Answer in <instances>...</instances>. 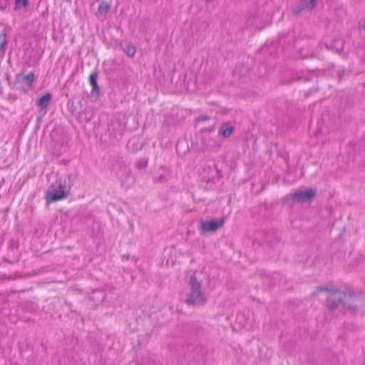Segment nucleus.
I'll list each match as a JSON object with an SVG mask.
<instances>
[{
  "label": "nucleus",
  "mask_w": 365,
  "mask_h": 365,
  "mask_svg": "<svg viewBox=\"0 0 365 365\" xmlns=\"http://www.w3.org/2000/svg\"><path fill=\"white\" fill-rule=\"evenodd\" d=\"M189 284L191 290L187 294L185 303L188 305H203L207 299L202 292V284L197 281L195 275H191Z\"/></svg>",
  "instance_id": "obj_1"
},
{
  "label": "nucleus",
  "mask_w": 365,
  "mask_h": 365,
  "mask_svg": "<svg viewBox=\"0 0 365 365\" xmlns=\"http://www.w3.org/2000/svg\"><path fill=\"white\" fill-rule=\"evenodd\" d=\"M111 170L125 186L129 187L133 183V176L131 175L130 169L126 166L123 157H118L114 159Z\"/></svg>",
  "instance_id": "obj_2"
},
{
  "label": "nucleus",
  "mask_w": 365,
  "mask_h": 365,
  "mask_svg": "<svg viewBox=\"0 0 365 365\" xmlns=\"http://www.w3.org/2000/svg\"><path fill=\"white\" fill-rule=\"evenodd\" d=\"M344 307L356 312L365 309V297L353 291L344 292Z\"/></svg>",
  "instance_id": "obj_3"
},
{
  "label": "nucleus",
  "mask_w": 365,
  "mask_h": 365,
  "mask_svg": "<svg viewBox=\"0 0 365 365\" xmlns=\"http://www.w3.org/2000/svg\"><path fill=\"white\" fill-rule=\"evenodd\" d=\"M63 189H59L58 185L55 182L52 184L48 189L46 195V202L51 203L66 198L68 196Z\"/></svg>",
  "instance_id": "obj_4"
},
{
  "label": "nucleus",
  "mask_w": 365,
  "mask_h": 365,
  "mask_svg": "<svg viewBox=\"0 0 365 365\" xmlns=\"http://www.w3.org/2000/svg\"><path fill=\"white\" fill-rule=\"evenodd\" d=\"M344 292L333 290L326 300V305L329 310L336 309L340 304L344 307Z\"/></svg>",
  "instance_id": "obj_5"
},
{
  "label": "nucleus",
  "mask_w": 365,
  "mask_h": 365,
  "mask_svg": "<svg viewBox=\"0 0 365 365\" xmlns=\"http://www.w3.org/2000/svg\"><path fill=\"white\" fill-rule=\"evenodd\" d=\"M225 222L224 218H221L220 220H202L199 226V230L202 235L207 234L209 232H214L218 228L221 227Z\"/></svg>",
  "instance_id": "obj_6"
},
{
  "label": "nucleus",
  "mask_w": 365,
  "mask_h": 365,
  "mask_svg": "<svg viewBox=\"0 0 365 365\" xmlns=\"http://www.w3.org/2000/svg\"><path fill=\"white\" fill-rule=\"evenodd\" d=\"M77 175L76 173H70L64 177H61L55 182L58 185L59 189H63L67 194L69 193Z\"/></svg>",
  "instance_id": "obj_7"
},
{
  "label": "nucleus",
  "mask_w": 365,
  "mask_h": 365,
  "mask_svg": "<svg viewBox=\"0 0 365 365\" xmlns=\"http://www.w3.org/2000/svg\"><path fill=\"white\" fill-rule=\"evenodd\" d=\"M316 196V191L312 188H306L304 190H297L292 198L297 202H309L312 200Z\"/></svg>",
  "instance_id": "obj_8"
},
{
  "label": "nucleus",
  "mask_w": 365,
  "mask_h": 365,
  "mask_svg": "<svg viewBox=\"0 0 365 365\" xmlns=\"http://www.w3.org/2000/svg\"><path fill=\"white\" fill-rule=\"evenodd\" d=\"M35 79V75L33 72L25 75L24 73H19L16 76L14 84L17 89L26 86L28 88L32 87V83Z\"/></svg>",
  "instance_id": "obj_9"
},
{
  "label": "nucleus",
  "mask_w": 365,
  "mask_h": 365,
  "mask_svg": "<svg viewBox=\"0 0 365 365\" xmlns=\"http://www.w3.org/2000/svg\"><path fill=\"white\" fill-rule=\"evenodd\" d=\"M68 109L72 115L77 117L82 109V103L80 100H71L68 102Z\"/></svg>",
  "instance_id": "obj_10"
},
{
  "label": "nucleus",
  "mask_w": 365,
  "mask_h": 365,
  "mask_svg": "<svg viewBox=\"0 0 365 365\" xmlns=\"http://www.w3.org/2000/svg\"><path fill=\"white\" fill-rule=\"evenodd\" d=\"M94 116V113L91 107H86L83 111L81 110L77 116L81 123H88Z\"/></svg>",
  "instance_id": "obj_11"
},
{
  "label": "nucleus",
  "mask_w": 365,
  "mask_h": 365,
  "mask_svg": "<svg viewBox=\"0 0 365 365\" xmlns=\"http://www.w3.org/2000/svg\"><path fill=\"white\" fill-rule=\"evenodd\" d=\"M51 98L52 95L50 93H46L36 101V105L41 108V110H44L43 113H45Z\"/></svg>",
  "instance_id": "obj_12"
},
{
  "label": "nucleus",
  "mask_w": 365,
  "mask_h": 365,
  "mask_svg": "<svg viewBox=\"0 0 365 365\" xmlns=\"http://www.w3.org/2000/svg\"><path fill=\"white\" fill-rule=\"evenodd\" d=\"M143 146V143L140 142L138 137L131 138L127 143V148L132 153L141 150Z\"/></svg>",
  "instance_id": "obj_13"
},
{
  "label": "nucleus",
  "mask_w": 365,
  "mask_h": 365,
  "mask_svg": "<svg viewBox=\"0 0 365 365\" xmlns=\"http://www.w3.org/2000/svg\"><path fill=\"white\" fill-rule=\"evenodd\" d=\"M98 72H92L89 76V83L92 86L91 93L99 94L100 88L97 83Z\"/></svg>",
  "instance_id": "obj_14"
},
{
  "label": "nucleus",
  "mask_w": 365,
  "mask_h": 365,
  "mask_svg": "<svg viewBox=\"0 0 365 365\" xmlns=\"http://www.w3.org/2000/svg\"><path fill=\"white\" fill-rule=\"evenodd\" d=\"M110 3L102 0L98 5V14L105 17L108 12L110 10Z\"/></svg>",
  "instance_id": "obj_15"
},
{
  "label": "nucleus",
  "mask_w": 365,
  "mask_h": 365,
  "mask_svg": "<svg viewBox=\"0 0 365 365\" xmlns=\"http://www.w3.org/2000/svg\"><path fill=\"white\" fill-rule=\"evenodd\" d=\"M234 130V128L230 123H223L220 128V133L225 138H229Z\"/></svg>",
  "instance_id": "obj_16"
},
{
  "label": "nucleus",
  "mask_w": 365,
  "mask_h": 365,
  "mask_svg": "<svg viewBox=\"0 0 365 365\" xmlns=\"http://www.w3.org/2000/svg\"><path fill=\"white\" fill-rule=\"evenodd\" d=\"M123 51L129 56L133 57L135 56L136 48L131 43H126L123 46L122 45Z\"/></svg>",
  "instance_id": "obj_17"
},
{
  "label": "nucleus",
  "mask_w": 365,
  "mask_h": 365,
  "mask_svg": "<svg viewBox=\"0 0 365 365\" xmlns=\"http://www.w3.org/2000/svg\"><path fill=\"white\" fill-rule=\"evenodd\" d=\"M7 44L6 36L4 31H0V53L4 54Z\"/></svg>",
  "instance_id": "obj_18"
},
{
  "label": "nucleus",
  "mask_w": 365,
  "mask_h": 365,
  "mask_svg": "<svg viewBox=\"0 0 365 365\" xmlns=\"http://www.w3.org/2000/svg\"><path fill=\"white\" fill-rule=\"evenodd\" d=\"M306 9H313L317 6V0H302Z\"/></svg>",
  "instance_id": "obj_19"
},
{
  "label": "nucleus",
  "mask_w": 365,
  "mask_h": 365,
  "mask_svg": "<svg viewBox=\"0 0 365 365\" xmlns=\"http://www.w3.org/2000/svg\"><path fill=\"white\" fill-rule=\"evenodd\" d=\"M148 158H142V159H140L138 160L136 163H135V166L138 169H143V168H146L147 165H148Z\"/></svg>",
  "instance_id": "obj_20"
},
{
  "label": "nucleus",
  "mask_w": 365,
  "mask_h": 365,
  "mask_svg": "<svg viewBox=\"0 0 365 365\" xmlns=\"http://www.w3.org/2000/svg\"><path fill=\"white\" fill-rule=\"evenodd\" d=\"M28 4V0H16L15 8L16 9H21V8L26 7Z\"/></svg>",
  "instance_id": "obj_21"
},
{
  "label": "nucleus",
  "mask_w": 365,
  "mask_h": 365,
  "mask_svg": "<svg viewBox=\"0 0 365 365\" xmlns=\"http://www.w3.org/2000/svg\"><path fill=\"white\" fill-rule=\"evenodd\" d=\"M306 8L303 4V2L301 1L300 3L294 9L293 13L295 15H299L302 13L304 10H305Z\"/></svg>",
  "instance_id": "obj_22"
},
{
  "label": "nucleus",
  "mask_w": 365,
  "mask_h": 365,
  "mask_svg": "<svg viewBox=\"0 0 365 365\" xmlns=\"http://www.w3.org/2000/svg\"><path fill=\"white\" fill-rule=\"evenodd\" d=\"M333 290L331 289H329L328 287H317L316 288V289L313 292V294L314 295H317L319 292H329V293H331V292H332Z\"/></svg>",
  "instance_id": "obj_23"
},
{
  "label": "nucleus",
  "mask_w": 365,
  "mask_h": 365,
  "mask_svg": "<svg viewBox=\"0 0 365 365\" xmlns=\"http://www.w3.org/2000/svg\"><path fill=\"white\" fill-rule=\"evenodd\" d=\"M209 117L207 115H200L197 118L196 120L197 122L205 121L207 120Z\"/></svg>",
  "instance_id": "obj_24"
},
{
  "label": "nucleus",
  "mask_w": 365,
  "mask_h": 365,
  "mask_svg": "<svg viewBox=\"0 0 365 365\" xmlns=\"http://www.w3.org/2000/svg\"><path fill=\"white\" fill-rule=\"evenodd\" d=\"M155 182H162L163 181L165 180V178L164 175H160L159 177H158L157 178H155Z\"/></svg>",
  "instance_id": "obj_25"
},
{
  "label": "nucleus",
  "mask_w": 365,
  "mask_h": 365,
  "mask_svg": "<svg viewBox=\"0 0 365 365\" xmlns=\"http://www.w3.org/2000/svg\"><path fill=\"white\" fill-rule=\"evenodd\" d=\"M361 28L365 31V21L363 23Z\"/></svg>",
  "instance_id": "obj_26"
},
{
  "label": "nucleus",
  "mask_w": 365,
  "mask_h": 365,
  "mask_svg": "<svg viewBox=\"0 0 365 365\" xmlns=\"http://www.w3.org/2000/svg\"><path fill=\"white\" fill-rule=\"evenodd\" d=\"M341 51H342V48H337V49L336 50V51L337 53H340Z\"/></svg>",
  "instance_id": "obj_27"
},
{
  "label": "nucleus",
  "mask_w": 365,
  "mask_h": 365,
  "mask_svg": "<svg viewBox=\"0 0 365 365\" xmlns=\"http://www.w3.org/2000/svg\"><path fill=\"white\" fill-rule=\"evenodd\" d=\"M6 8L5 6H0V9L4 10Z\"/></svg>",
  "instance_id": "obj_28"
},
{
  "label": "nucleus",
  "mask_w": 365,
  "mask_h": 365,
  "mask_svg": "<svg viewBox=\"0 0 365 365\" xmlns=\"http://www.w3.org/2000/svg\"><path fill=\"white\" fill-rule=\"evenodd\" d=\"M66 304H68L69 307H71V303H68V302H65Z\"/></svg>",
  "instance_id": "obj_29"
}]
</instances>
